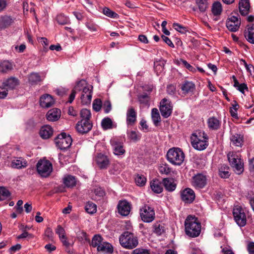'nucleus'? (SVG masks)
Wrapping results in <instances>:
<instances>
[{
	"label": "nucleus",
	"instance_id": "f257e3e1",
	"mask_svg": "<svg viewBox=\"0 0 254 254\" xmlns=\"http://www.w3.org/2000/svg\"><path fill=\"white\" fill-rule=\"evenodd\" d=\"M185 232L190 237H196L200 233L201 224L197 218L189 216L185 222Z\"/></svg>",
	"mask_w": 254,
	"mask_h": 254
},
{
	"label": "nucleus",
	"instance_id": "f03ea898",
	"mask_svg": "<svg viewBox=\"0 0 254 254\" xmlns=\"http://www.w3.org/2000/svg\"><path fill=\"white\" fill-rule=\"evenodd\" d=\"M208 137L204 132H195L190 137L192 146L197 150H203L208 145Z\"/></svg>",
	"mask_w": 254,
	"mask_h": 254
},
{
	"label": "nucleus",
	"instance_id": "7ed1b4c3",
	"mask_svg": "<svg viewBox=\"0 0 254 254\" xmlns=\"http://www.w3.org/2000/svg\"><path fill=\"white\" fill-rule=\"evenodd\" d=\"M121 245L125 248L132 249L136 247L138 244L137 237L133 233L126 231L119 238Z\"/></svg>",
	"mask_w": 254,
	"mask_h": 254
},
{
	"label": "nucleus",
	"instance_id": "20e7f679",
	"mask_svg": "<svg viewBox=\"0 0 254 254\" xmlns=\"http://www.w3.org/2000/svg\"><path fill=\"white\" fill-rule=\"evenodd\" d=\"M166 156L167 160L175 166H180L185 159V154L179 148H170L168 151Z\"/></svg>",
	"mask_w": 254,
	"mask_h": 254
},
{
	"label": "nucleus",
	"instance_id": "39448f33",
	"mask_svg": "<svg viewBox=\"0 0 254 254\" xmlns=\"http://www.w3.org/2000/svg\"><path fill=\"white\" fill-rule=\"evenodd\" d=\"M228 159L230 165L237 174H241L244 171V163L241 156L238 152H231L228 155Z\"/></svg>",
	"mask_w": 254,
	"mask_h": 254
},
{
	"label": "nucleus",
	"instance_id": "423d86ee",
	"mask_svg": "<svg viewBox=\"0 0 254 254\" xmlns=\"http://www.w3.org/2000/svg\"><path fill=\"white\" fill-rule=\"evenodd\" d=\"M38 174L42 177L49 176L53 171V166L50 161L46 159L40 160L36 165Z\"/></svg>",
	"mask_w": 254,
	"mask_h": 254
},
{
	"label": "nucleus",
	"instance_id": "0eeeda50",
	"mask_svg": "<svg viewBox=\"0 0 254 254\" xmlns=\"http://www.w3.org/2000/svg\"><path fill=\"white\" fill-rule=\"evenodd\" d=\"M57 146L61 150L69 148L72 143V138L69 134L65 132L60 134L55 140Z\"/></svg>",
	"mask_w": 254,
	"mask_h": 254
},
{
	"label": "nucleus",
	"instance_id": "6e6552de",
	"mask_svg": "<svg viewBox=\"0 0 254 254\" xmlns=\"http://www.w3.org/2000/svg\"><path fill=\"white\" fill-rule=\"evenodd\" d=\"M140 215L143 222L149 223L154 219L155 212L153 208L147 205H144L140 209Z\"/></svg>",
	"mask_w": 254,
	"mask_h": 254
},
{
	"label": "nucleus",
	"instance_id": "1a4fd4ad",
	"mask_svg": "<svg viewBox=\"0 0 254 254\" xmlns=\"http://www.w3.org/2000/svg\"><path fill=\"white\" fill-rule=\"evenodd\" d=\"M233 214L235 222L240 227H244L246 225V216L241 206H235L233 210Z\"/></svg>",
	"mask_w": 254,
	"mask_h": 254
},
{
	"label": "nucleus",
	"instance_id": "9d476101",
	"mask_svg": "<svg viewBox=\"0 0 254 254\" xmlns=\"http://www.w3.org/2000/svg\"><path fill=\"white\" fill-rule=\"evenodd\" d=\"M191 184L196 189H202L207 184L206 177L201 173H198L192 177Z\"/></svg>",
	"mask_w": 254,
	"mask_h": 254
},
{
	"label": "nucleus",
	"instance_id": "9b49d317",
	"mask_svg": "<svg viewBox=\"0 0 254 254\" xmlns=\"http://www.w3.org/2000/svg\"><path fill=\"white\" fill-rule=\"evenodd\" d=\"M160 110L162 116L167 118L172 114V106L170 102L166 98L163 99L160 102Z\"/></svg>",
	"mask_w": 254,
	"mask_h": 254
},
{
	"label": "nucleus",
	"instance_id": "f8f14e48",
	"mask_svg": "<svg viewBox=\"0 0 254 254\" xmlns=\"http://www.w3.org/2000/svg\"><path fill=\"white\" fill-rule=\"evenodd\" d=\"M92 127V124L90 121L81 120L77 122L76 125L77 131L80 134L88 132Z\"/></svg>",
	"mask_w": 254,
	"mask_h": 254
},
{
	"label": "nucleus",
	"instance_id": "ddd939ff",
	"mask_svg": "<svg viewBox=\"0 0 254 254\" xmlns=\"http://www.w3.org/2000/svg\"><path fill=\"white\" fill-rule=\"evenodd\" d=\"M117 208L120 214L123 216H127L130 212L131 204L126 200H120Z\"/></svg>",
	"mask_w": 254,
	"mask_h": 254
},
{
	"label": "nucleus",
	"instance_id": "4468645a",
	"mask_svg": "<svg viewBox=\"0 0 254 254\" xmlns=\"http://www.w3.org/2000/svg\"><path fill=\"white\" fill-rule=\"evenodd\" d=\"M240 25L241 20L235 16H231L226 22L227 28L232 32H236L238 30Z\"/></svg>",
	"mask_w": 254,
	"mask_h": 254
},
{
	"label": "nucleus",
	"instance_id": "2eb2a0df",
	"mask_svg": "<svg viewBox=\"0 0 254 254\" xmlns=\"http://www.w3.org/2000/svg\"><path fill=\"white\" fill-rule=\"evenodd\" d=\"M10 166L12 168L22 169L28 166L27 161L21 157H14L12 158Z\"/></svg>",
	"mask_w": 254,
	"mask_h": 254
},
{
	"label": "nucleus",
	"instance_id": "dca6fc26",
	"mask_svg": "<svg viewBox=\"0 0 254 254\" xmlns=\"http://www.w3.org/2000/svg\"><path fill=\"white\" fill-rule=\"evenodd\" d=\"M181 198L186 203H191L195 198L194 191L190 189L187 188L181 192Z\"/></svg>",
	"mask_w": 254,
	"mask_h": 254
},
{
	"label": "nucleus",
	"instance_id": "f3484780",
	"mask_svg": "<svg viewBox=\"0 0 254 254\" xmlns=\"http://www.w3.org/2000/svg\"><path fill=\"white\" fill-rule=\"evenodd\" d=\"M111 143L115 155L120 156L125 154V150L122 142L113 139L111 141Z\"/></svg>",
	"mask_w": 254,
	"mask_h": 254
},
{
	"label": "nucleus",
	"instance_id": "a211bd4d",
	"mask_svg": "<svg viewBox=\"0 0 254 254\" xmlns=\"http://www.w3.org/2000/svg\"><path fill=\"white\" fill-rule=\"evenodd\" d=\"M80 98L82 104L87 105L90 103L92 99V93L89 87H84L82 89Z\"/></svg>",
	"mask_w": 254,
	"mask_h": 254
},
{
	"label": "nucleus",
	"instance_id": "6ab92c4d",
	"mask_svg": "<svg viewBox=\"0 0 254 254\" xmlns=\"http://www.w3.org/2000/svg\"><path fill=\"white\" fill-rule=\"evenodd\" d=\"M55 103V100L53 97L48 94L42 96L40 99V104L41 106L44 108H49Z\"/></svg>",
	"mask_w": 254,
	"mask_h": 254
},
{
	"label": "nucleus",
	"instance_id": "aec40b11",
	"mask_svg": "<svg viewBox=\"0 0 254 254\" xmlns=\"http://www.w3.org/2000/svg\"><path fill=\"white\" fill-rule=\"evenodd\" d=\"M136 121V113L132 107H130L127 112V123L128 126H133Z\"/></svg>",
	"mask_w": 254,
	"mask_h": 254
},
{
	"label": "nucleus",
	"instance_id": "412c9836",
	"mask_svg": "<svg viewBox=\"0 0 254 254\" xmlns=\"http://www.w3.org/2000/svg\"><path fill=\"white\" fill-rule=\"evenodd\" d=\"M61 112L60 110L57 108H54L50 110L47 113V119L51 122L56 121L61 117Z\"/></svg>",
	"mask_w": 254,
	"mask_h": 254
},
{
	"label": "nucleus",
	"instance_id": "4be33fe9",
	"mask_svg": "<svg viewBox=\"0 0 254 254\" xmlns=\"http://www.w3.org/2000/svg\"><path fill=\"white\" fill-rule=\"evenodd\" d=\"M239 8L241 15H247L249 13L250 9L249 0H240L239 3Z\"/></svg>",
	"mask_w": 254,
	"mask_h": 254
},
{
	"label": "nucleus",
	"instance_id": "5701e85b",
	"mask_svg": "<svg viewBox=\"0 0 254 254\" xmlns=\"http://www.w3.org/2000/svg\"><path fill=\"white\" fill-rule=\"evenodd\" d=\"M96 161L98 166L101 169L106 168L109 164V160L108 157L102 154L97 155Z\"/></svg>",
	"mask_w": 254,
	"mask_h": 254
},
{
	"label": "nucleus",
	"instance_id": "b1692460",
	"mask_svg": "<svg viewBox=\"0 0 254 254\" xmlns=\"http://www.w3.org/2000/svg\"><path fill=\"white\" fill-rule=\"evenodd\" d=\"M245 36L248 42L254 44V24L248 25Z\"/></svg>",
	"mask_w": 254,
	"mask_h": 254
},
{
	"label": "nucleus",
	"instance_id": "393cba45",
	"mask_svg": "<svg viewBox=\"0 0 254 254\" xmlns=\"http://www.w3.org/2000/svg\"><path fill=\"white\" fill-rule=\"evenodd\" d=\"M53 130L51 126L46 125L41 127L40 134L44 139L49 138L53 134Z\"/></svg>",
	"mask_w": 254,
	"mask_h": 254
},
{
	"label": "nucleus",
	"instance_id": "a878e982",
	"mask_svg": "<svg viewBox=\"0 0 254 254\" xmlns=\"http://www.w3.org/2000/svg\"><path fill=\"white\" fill-rule=\"evenodd\" d=\"M163 183L166 190L169 191H172L176 189V184L173 178H165L163 180Z\"/></svg>",
	"mask_w": 254,
	"mask_h": 254
},
{
	"label": "nucleus",
	"instance_id": "bb28decb",
	"mask_svg": "<svg viewBox=\"0 0 254 254\" xmlns=\"http://www.w3.org/2000/svg\"><path fill=\"white\" fill-rule=\"evenodd\" d=\"M97 251L104 254H112L113 252V248L111 244L104 241L99 246Z\"/></svg>",
	"mask_w": 254,
	"mask_h": 254
},
{
	"label": "nucleus",
	"instance_id": "cd10ccee",
	"mask_svg": "<svg viewBox=\"0 0 254 254\" xmlns=\"http://www.w3.org/2000/svg\"><path fill=\"white\" fill-rule=\"evenodd\" d=\"M208 127L212 130L218 129L221 125V122L215 117H211L207 121Z\"/></svg>",
	"mask_w": 254,
	"mask_h": 254
},
{
	"label": "nucleus",
	"instance_id": "c85d7f7f",
	"mask_svg": "<svg viewBox=\"0 0 254 254\" xmlns=\"http://www.w3.org/2000/svg\"><path fill=\"white\" fill-rule=\"evenodd\" d=\"M195 89V85L191 81H186L181 86L184 93H192Z\"/></svg>",
	"mask_w": 254,
	"mask_h": 254
},
{
	"label": "nucleus",
	"instance_id": "c756f323",
	"mask_svg": "<svg viewBox=\"0 0 254 254\" xmlns=\"http://www.w3.org/2000/svg\"><path fill=\"white\" fill-rule=\"evenodd\" d=\"M19 84L18 79L15 77H10L3 82V85L7 89H14Z\"/></svg>",
	"mask_w": 254,
	"mask_h": 254
},
{
	"label": "nucleus",
	"instance_id": "7c9ffc66",
	"mask_svg": "<svg viewBox=\"0 0 254 254\" xmlns=\"http://www.w3.org/2000/svg\"><path fill=\"white\" fill-rule=\"evenodd\" d=\"M150 188L156 193H160L163 191L161 183L158 180H153L150 182Z\"/></svg>",
	"mask_w": 254,
	"mask_h": 254
},
{
	"label": "nucleus",
	"instance_id": "2f4dec72",
	"mask_svg": "<svg viewBox=\"0 0 254 254\" xmlns=\"http://www.w3.org/2000/svg\"><path fill=\"white\" fill-rule=\"evenodd\" d=\"M12 68V64L8 61H4L0 63V72L7 73L11 70Z\"/></svg>",
	"mask_w": 254,
	"mask_h": 254
},
{
	"label": "nucleus",
	"instance_id": "473e14b6",
	"mask_svg": "<svg viewBox=\"0 0 254 254\" xmlns=\"http://www.w3.org/2000/svg\"><path fill=\"white\" fill-rule=\"evenodd\" d=\"M13 20L10 16H4L0 17V29H2L10 25Z\"/></svg>",
	"mask_w": 254,
	"mask_h": 254
},
{
	"label": "nucleus",
	"instance_id": "72a5a7b5",
	"mask_svg": "<svg viewBox=\"0 0 254 254\" xmlns=\"http://www.w3.org/2000/svg\"><path fill=\"white\" fill-rule=\"evenodd\" d=\"M104 241L100 235H95L92 239L90 245L94 248H97V250L99 248V246L102 244Z\"/></svg>",
	"mask_w": 254,
	"mask_h": 254
},
{
	"label": "nucleus",
	"instance_id": "f704fd0d",
	"mask_svg": "<svg viewBox=\"0 0 254 254\" xmlns=\"http://www.w3.org/2000/svg\"><path fill=\"white\" fill-rule=\"evenodd\" d=\"M231 141L235 146L241 147L244 142L243 136L239 134H235L231 137Z\"/></svg>",
	"mask_w": 254,
	"mask_h": 254
},
{
	"label": "nucleus",
	"instance_id": "c9c22d12",
	"mask_svg": "<svg viewBox=\"0 0 254 254\" xmlns=\"http://www.w3.org/2000/svg\"><path fill=\"white\" fill-rule=\"evenodd\" d=\"M138 101L143 106H149L150 97L147 93H143L138 96Z\"/></svg>",
	"mask_w": 254,
	"mask_h": 254
},
{
	"label": "nucleus",
	"instance_id": "e433bc0d",
	"mask_svg": "<svg viewBox=\"0 0 254 254\" xmlns=\"http://www.w3.org/2000/svg\"><path fill=\"white\" fill-rule=\"evenodd\" d=\"M76 179L74 176L68 175L64 177V183L67 187H73L76 185Z\"/></svg>",
	"mask_w": 254,
	"mask_h": 254
},
{
	"label": "nucleus",
	"instance_id": "4c0bfd02",
	"mask_svg": "<svg viewBox=\"0 0 254 254\" xmlns=\"http://www.w3.org/2000/svg\"><path fill=\"white\" fill-rule=\"evenodd\" d=\"M219 175L222 178H228L230 174L229 167L226 165H223L219 169Z\"/></svg>",
	"mask_w": 254,
	"mask_h": 254
},
{
	"label": "nucleus",
	"instance_id": "58836bf2",
	"mask_svg": "<svg viewBox=\"0 0 254 254\" xmlns=\"http://www.w3.org/2000/svg\"><path fill=\"white\" fill-rule=\"evenodd\" d=\"M151 117L153 122L155 126H157L158 123L161 121V118L160 116L158 110L156 108H153L151 112Z\"/></svg>",
	"mask_w": 254,
	"mask_h": 254
},
{
	"label": "nucleus",
	"instance_id": "ea45409f",
	"mask_svg": "<svg viewBox=\"0 0 254 254\" xmlns=\"http://www.w3.org/2000/svg\"><path fill=\"white\" fill-rule=\"evenodd\" d=\"M85 209L88 213L93 214L97 211V206L92 202L88 201L85 205Z\"/></svg>",
	"mask_w": 254,
	"mask_h": 254
},
{
	"label": "nucleus",
	"instance_id": "a19ab883",
	"mask_svg": "<svg viewBox=\"0 0 254 254\" xmlns=\"http://www.w3.org/2000/svg\"><path fill=\"white\" fill-rule=\"evenodd\" d=\"M164 61H155L154 62V70L157 74L161 73L164 70Z\"/></svg>",
	"mask_w": 254,
	"mask_h": 254
},
{
	"label": "nucleus",
	"instance_id": "79ce46f5",
	"mask_svg": "<svg viewBox=\"0 0 254 254\" xmlns=\"http://www.w3.org/2000/svg\"><path fill=\"white\" fill-rule=\"evenodd\" d=\"M196 3L201 12H204L208 6L207 0H196Z\"/></svg>",
	"mask_w": 254,
	"mask_h": 254
},
{
	"label": "nucleus",
	"instance_id": "37998d69",
	"mask_svg": "<svg viewBox=\"0 0 254 254\" xmlns=\"http://www.w3.org/2000/svg\"><path fill=\"white\" fill-rule=\"evenodd\" d=\"M212 12L214 15H220L222 12V6L220 2H215L212 7Z\"/></svg>",
	"mask_w": 254,
	"mask_h": 254
},
{
	"label": "nucleus",
	"instance_id": "c03bdc74",
	"mask_svg": "<svg viewBox=\"0 0 254 254\" xmlns=\"http://www.w3.org/2000/svg\"><path fill=\"white\" fill-rule=\"evenodd\" d=\"M101 125L104 129H111L113 127V122L110 118H105L102 120Z\"/></svg>",
	"mask_w": 254,
	"mask_h": 254
},
{
	"label": "nucleus",
	"instance_id": "a18cd8bd",
	"mask_svg": "<svg viewBox=\"0 0 254 254\" xmlns=\"http://www.w3.org/2000/svg\"><path fill=\"white\" fill-rule=\"evenodd\" d=\"M127 134L128 137L134 142L137 141L141 138L140 134L134 130L128 131Z\"/></svg>",
	"mask_w": 254,
	"mask_h": 254
},
{
	"label": "nucleus",
	"instance_id": "49530a36",
	"mask_svg": "<svg viewBox=\"0 0 254 254\" xmlns=\"http://www.w3.org/2000/svg\"><path fill=\"white\" fill-rule=\"evenodd\" d=\"M153 232L158 235H161L164 232L163 225L160 223H155L153 225Z\"/></svg>",
	"mask_w": 254,
	"mask_h": 254
},
{
	"label": "nucleus",
	"instance_id": "de8ad7c7",
	"mask_svg": "<svg viewBox=\"0 0 254 254\" xmlns=\"http://www.w3.org/2000/svg\"><path fill=\"white\" fill-rule=\"evenodd\" d=\"M42 80L40 76L37 73H31L29 76V81L31 83H37Z\"/></svg>",
	"mask_w": 254,
	"mask_h": 254
},
{
	"label": "nucleus",
	"instance_id": "09e8293b",
	"mask_svg": "<svg viewBox=\"0 0 254 254\" xmlns=\"http://www.w3.org/2000/svg\"><path fill=\"white\" fill-rule=\"evenodd\" d=\"M57 21L61 25L68 24L69 22L68 18L63 14H60L57 16Z\"/></svg>",
	"mask_w": 254,
	"mask_h": 254
},
{
	"label": "nucleus",
	"instance_id": "8fccbe9b",
	"mask_svg": "<svg viewBox=\"0 0 254 254\" xmlns=\"http://www.w3.org/2000/svg\"><path fill=\"white\" fill-rule=\"evenodd\" d=\"M173 27L176 30L182 34H185L187 33V32L188 31L186 27L183 26V25L177 23H174L173 24Z\"/></svg>",
	"mask_w": 254,
	"mask_h": 254
},
{
	"label": "nucleus",
	"instance_id": "3c124183",
	"mask_svg": "<svg viewBox=\"0 0 254 254\" xmlns=\"http://www.w3.org/2000/svg\"><path fill=\"white\" fill-rule=\"evenodd\" d=\"M80 117L81 120L90 121L91 118V112L89 110L83 109L80 111Z\"/></svg>",
	"mask_w": 254,
	"mask_h": 254
},
{
	"label": "nucleus",
	"instance_id": "603ef678",
	"mask_svg": "<svg viewBox=\"0 0 254 254\" xmlns=\"http://www.w3.org/2000/svg\"><path fill=\"white\" fill-rule=\"evenodd\" d=\"M10 195L9 191L4 187H0V201L4 200Z\"/></svg>",
	"mask_w": 254,
	"mask_h": 254
},
{
	"label": "nucleus",
	"instance_id": "864d4df0",
	"mask_svg": "<svg viewBox=\"0 0 254 254\" xmlns=\"http://www.w3.org/2000/svg\"><path fill=\"white\" fill-rule=\"evenodd\" d=\"M159 172L161 174L168 175L171 171V169L168 164H162L159 167Z\"/></svg>",
	"mask_w": 254,
	"mask_h": 254
},
{
	"label": "nucleus",
	"instance_id": "5fc2aeb1",
	"mask_svg": "<svg viewBox=\"0 0 254 254\" xmlns=\"http://www.w3.org/2000/svg\"><path fill=\"white\" fill-rule=\"evenodd\" d=\"M103 12L105 15L111 18H116L118 16L117 13L113 11L108 7L103 8Z\"/></svg>",
	"mask_w": 254,
	"mask_h": 254
},
{
	"label": "nucleus",
	"instance_id": "6e6d98bb",
	"mask_svg": "<svg viewBox=\"0 0 254 254\" xmlns=\"http://www.w3.org/2000/svg\"><path fill=\"white\" fill-rule=\"evenodd\" d=\"M135 180L137 186H143L146 183V179L143 175H137Z\"/></svg>",
	"mask_w": 254,
	"mask_h": 254
},
{
	"label": "nucleus",
	"instance_id": "4d7b16f0",
	"mask_svg": "<svg viewBox=\"0 0 254 254\" xmlns=\"http://www.w3.org/2000/svg\"><path fill=\"white\" fill-rule=\"evenodd\" d=\"M102 103L100 99H97L94 100L93 103V109L96 112H99L102 107Z\"/></svg>",
	"mask_w": 254,
	"mask_h": 254
},
{
	"label": "nucleus",
	"instance_id": "13d9d810",
	"mask_svg": "<svg viewBox=\"0 0 254 254\" xmlns=\"http://www.w3.org/2000/svg\"><path fill=\"white\" fill-rule=\"evenodd\" d=\"M102 107L104 112L106 114L109 113L112 109L111 103L108 100L104 102Z\"/></svg>",
	"mask_w": 254,
	"mask_h": 254
},
{
	"label": "nucleus",
	"instance_id": "bf43d9fd",
	"mask_svg": "<svg viewBox=\"0 0 254 254\" xmlns=\"http://www.w3.org/2000/svg\"><path fill=\"white\" fill-rule=\"evenodd\" d=\"M94 193L98 197H103L105 195V190L100 187H97L95 188Z\"/></svg>",
	"mask_w": 254,
	"mask_h": 254
},
{
	"label": "nucleus",
	"instance_id": "052dcab7",
	"mask_svg": "<svg viewBox=\"0 0 254 254\" xmlns=\"http://www.w3.org/2000/svg\"><path fill=\"white\" fill-rule=\"evenodd\" d=\"M132 254H150L149 251L146 249L137 248L134 250Z\"/></svg>",
	"mask_w": 254,
	"mask_h": 254
},
{
	"label": "nucleus",
	"instance_id": "680f3d73",
	"mask_svg": "<svg viewBox=\"0 0 254 254\" xmlns=\"http://www.w3.org/2000/svg\"><path fill=\"white\" fill-rule=\"evenodd\" d=\"M56 232L58 234L59 238L65 236V231L60 225L58 226Z\"/></svg>",
	"mask_w": 254,
	"mask_h": 254
},
{
	"label": "nucleus",
	"instance_id": "e2e57ef3",
	"mask_svg": "<svg viewBox=\"0 0 254 254\" xmlns=\"http://www.w3.org/2000/svg\"><path fill=\"white\" fill-rule=\"evenodd\" d=\"M161 38L163 39V40L164 41V42H165L169 46H170L172 48L174 47V44L172 43L171 40L168 37H167L164 35H162Z\"/></svg>",
	"mask_w": 254,
	"mask_h": 254
},
{
	"label": "nucleus",
	"instance_id": "0e129e2a",
	"mask_svg": "<svg viewBox=\"0 0 254 254\" xmlns=\"http://www.w3.org/2000/svg\"><path fill=\"white\" fill-rule=\"evenodd\" d=\"M182 62L183 64L187 69H188L190 71H191L192 72L195 71V68L192 66H191L190 64H189L186 61L182 60Z\"/></svg>",
	"mask_w": 254,
	"mask_h": 254
},
{
	"label": "nucleus",
	"instance_id": "69168bd1",
	"mask_svg": "<svg viewBox=\"0 0 254 254\" xmlns=\"http://www.w3.org/2000/svg\"><path fill=\"white\" fill-rule=\"evenodd\" d=\"M45 235L49 239L51 240L53 238V232L50 228H47L45 232Z\"/></svg>",
	"mask_w": 254,
	"mask_h": 254
},
{
	"label": "nucleus",
	"instance_id": "338daca9",
	"mask_svg": "<svg viewBox=\"0 0 254 254\" xmlns=\"http://www.w3.org/2000/svg\"><path fill=\"white\" fill-rule=\"evenodd\" d=\"M167 91L169 94H173L175 92L176 87L174 85H169L167 87Z\"/></svg>",
	"mask_w": 254,
	"mask_h": 254
},
{
	"label": "nucleus",
	"instance_id": "774afa93",
	"mask_svg": "<svg viewBox=\"0 0 254 254\" xmlns=\"http://www.w3.org/2000/svg\"><path fill=\"white\" fill-rule=\"evenodd\" d=\"M249 254H254V242H250L248 245Z\"/></svg>",
	"mask_w": 254,
	"mask_h": 254
}]
</instances>
